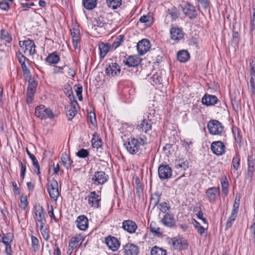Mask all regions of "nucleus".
<instances>
[{
    "instance_id": "nucleus-1",
    "label": "nucleus",
    "mask_w": 255,
    "mask_h": 255,
    "mask_svg": "<svg viewBox=\"0 0 255 255\" xmlns=\"http://www.w3.org/2000/svg\"><path fill=\"white\" fill-rule=\"evenodd\" d=\"M34 212L35 214L34 220L36 223L37 227L44 226L46 223V214L43 208L40 205H35L34 207Z\"/></svg>"
},
{
    "instance_id": "nucleus-2",
    "label": "nucleus",
    "mask_w": 255,
    "mask_h": 255,
    "mask_svg": "<svg viewBox=\"0 0 255 255\" xmlns=\"http://www.w3.org/2000/svg\"><path fill=\"white\" fill-rule=\"evenodd\" d=\"M35 114L36 117L41 119H46L48 118L52 119L54 116L52 111L50 109L47 108L42 105L36 107Z\"/></svg>"
},
{
    "instance_id": "nucleus-3",
    "label": "nucleus",
    "mask_w": 255,
    "mask_h": 255,
    "mask_svg": "<svg viewBox=\"0 0 255 255\" xmlns=\"http://www.w3.org/2000/svg\"><path fill=\"white\" fill-rule=\"evenodd\" d=\"M108 175L103 171H98L94 173L91 177V183L95 186L103 185L108 179Z\"/></svg>"
},
{
    "instance_id": "nucleus-4",
    "label": "nucleus",
    "mask_w": 255,
    "mask_h": 255,
    "mask_svg": "<svg viewBox=\"0 0 255 255\" xmlns=\"http://www.w3.org/2000/svg\"><path fill=\"white\" fill-rule=\"evenodd\" d=\"M207 128L209 133L213 135L221 134L224 130L223 125L217 120L210 121L207 125Z\"/></svg>"
},
{
    "instance_id": "nucleus-5",
    "label": "nucleus",
    "mask_w": 255,
    "mask_h": 255,
    "mask_svg": "<svg viewBox=\"0 0 255 255\" xmlns=\"http://www.w3.org/2000/svg\"><path fill=\"white\" fill-rule=\"evenodd\" d=\"M19 45L23 50L25 54L32 55L35 53V45L32 40H26L23 41H19Z\"/></svg>"
},
{
    "instance_id": "nucleus-6",
    "label": "nucleus",
    "mask_w": 255,
    "mask_h": 255,
    "mask_svg": "<svg viewBox=\"0 0 255 255\" xmlns=\"http://www.w3.org/2000/svg\"><path fill=\"white\" fill-rule=\"evenodd\" d=\"M124 145L127 151L132 154H135L139 150L138 140L135 138H128Z\"/></svg>"
},
{
    "instance_id": "nucleus-7",
    "label": "nucleus",
    "mask_w": 255,
    "mask_h": 255,
    "mask_svg": "<svg viewBox=\"0 0 255 255\" xmlns=\"http://www.w3.org/2000/svg\"><path fill=\"white\" fill-rule=\"evenodd\" d=\"M47 190L51 198L56 201L60 194L58 182L56 180L52 179L50 181L47 187Z\"/></svg>"
},
{
    "instance_id": "nucleus-8",
    "label": "nucleus",
    "mask_w": 255,
    "mask_h": 255,
    "mask_svg": "<svg viewBox=\"0 0 255 255\" xmlns=\"http://www.w3.org/2000/svg\"><path fill=\"white\" fill-rule=\"evenodd\" d=\"M255 172V149L251 151L248 157L247 176L251 179Z\"/></svg>"
},
{
    "instance_id": "nucleus-9",
    "label": "nucleus",
    "mask_w": 255,
    "mask_h": 255,
    "mask_svg": "<svg viewBox=\"0 0 255 255\" xmlns=\"http://www.w3.org/2000/svg\"><path fill=\"white\" fill-rule=\"evenodd\" d=\"M181 7L183 13L190 19H193L197 17L198 11L195 7L187 3L183 6L180 5Z\"/></svg>"
},
{
    "instance_id": "nucleus-10",
    "label": "nucleus",
    "mask_w": 255,
    "mask_h": 255,
    "mask_svg": "<svg viewBox=\"0 0 255 255\" xmlns=\"http://www.w3.org/2000/svg\"><path fill=\"white\" fill-rule=\"evenodd\" d=\"M37 85V83L33 79L30 78L29 80V84L27 90L26 97V102L28 104L31 103L33 101Z\"/></svg>"
},
{
    "instance_id": "nucleus-11",
    "label": "nucleus",
    "mask_w": 255,
    "mask_h": 255,
    "mask_svg": "<svg viewBox=\"0 0 255 255\" xmlns=\"http://www.w3.org/2000/svg\"><path fill=\"white\" fill-rule=\"evenodd\" d=\"M158 173L160 179H166L172 176L171 168L167 164L160 165L158 167Z\"/></svg>"
},
{
    "instance_id": "nucleus-12",
    "label": "nucleus",
    "mask_w": 255,
    "mask_h": 255,
    "mask_svg": "<svg viewBox=\"0 0 255 255\" xmlns=\"http://www.w3.org/2000/svg\"><path fill=\"white\" fill-rule=\"evenodd\" d=\"M151 121L149 119H143L137 125L136 129L140 132H144L145 133H150L152 130Z\"/></svg>"
},
{
    "instance_id": "nucleus-13",
    "label": "nucleus",
    "mask_w": 255,
    "mask_h": 255,
    "mask_svg": "<svg viewBox=\"0 0 255 255\" xmlns=\"http://www.w3.org/2000/svg\"><path fill=\"white\" fill-rule=\"evenodd\" d=\"M121 69L120 66L115 62L109 63L106 69V73L109 76H116L120 74Z\"/></svg>"
},
{
    "instance_id": "nucleus-14",
    "label": "nucleus",
    "mask_w": 255,
    "mask_h": 255,
    "mask_svg": "<svg viewBox=\"0 0 255 255\" xmlns=\"http://www.w3.org/2000/svg\"><path fill=\"white\" fill-rule=\"evenodd\" d=\"M88 203L92 207L98 208L100 207L101 200L100 195L97 194L96 191H92L88 196Z\"/></svg>"
},
{
    "instance_id": "nucleus-15",
    "label": "nucleus",
    "mask_w": 255,
    "mask_h": 255,
    "mask_svg": "<svg viewBox=\"0 0 255 255\" xmlns=\"http://www.w3.org/2000/svg\"><path fill=\"white\" fill-rule=\"evenodd\" d=\"M136 47L138 54L143 55L150 49V42L147 39H142L137 43Z\"/></svg>"
},
{
    "instance_id": "nucleus-16",
    "label": "nucleus",
    "mask_w": 255,
    "mask_h": 255,
    "mask_svg": "<svg viewBox=\"0 0 255 255\" xmlns=\"http://www.w3.org/2000/svg\"><path fill=\"white\" fill-rule=\"evenodd\" d=\"M211 148L213 152L217 155H222L225 151V146L223 143L220 141H216L212 142Z\"/></svg>"
},
{
    "instance_id": "nucleus-17",
    "label": "nucleus",
    "mask_w": 255,
    "mask_h": 255,
    "mask_svg": "<svg viewBox=\"0 0 255 255\" xmlns=\"http://www.w3.org/2000/svg\"><path fill=\"white\" fill-rule=\"evenodd\" d=\"M250 84L251 92L253 95L255 94V60L250 63Z\"/></svg>"
},
{
    "instance_id": "nucleus-18",
    "label": "nucleus",
    "mask_w": 255,
    "mask_h": 255,
    "mask_svg": "<svg viewBox=\"0 0 255 255\" xmlns=\"http://www.w3.org/2000/svg\"><path fill=\"white\" fill-rule=\"evenodd\" d=\"M76 106H78V103L74 101L71 102L70 105L65 107L66 115L69 120H72L77 114Z\"/></svg>"
},
{
    "instance_id": "nucleus-19",
    "label": "nucleus",
    "mask_w": 255,
    "mask_h": 255,
    "mask_svg": "<svg viewBox=\"0 0 255 255\" xmlns=\"http://www.w3.org/2000/svg\"><path fill=\"white\" fill-rule=\"evenodd\" d=\"M105 242L109 248L113 251H117L120 245L118 239L113 237H107L106 239Z\"/></svg>"
},
{
    "instance_id": "nucleus-20",
    "label": "nucleus",
    "mask_w": 255,
    "mask_h": 255,
    "mask_svg": "<svg viewBox=\"0 0 255 255\" xmlns=\"http://www.w3.org/2000/svg\"><path fill=\"white\" fill-rule=\"evenodd\" d=\"M85 238V237L81 234L71 238L69 243V248L73 251L78 246L79 242H81V244L82 243Z\"/></svg>"
},
{
    "instance_id": "nucleus-21",
    "label": "nucleus",
    "mask_w": 255,
    "mask_h": 255,
    "mask_svg": "<svg viewBox=\"0 0 255 255\" xmlns=\"http://www.w3.org/2000/svg\"><path fill=\"white\" fill-rule=\"evenodd\" d=\"M123 228L130 234L133 233L137 228L136 223L131 220H126L123 222Z\"/></svg>"
},
{
    "instance_id": "nucleus-22",
    "label": "nucleus",
    "mask_w": 255,
    "mask_h": 255,
    "mask_svg": "<svg viewBox=\"0 0 255 255\" xmlns=\"http://www.w3.org/2000/svg\"><path fill=\"white\" fill-rule=\"evenodd\" d=\"M174 168L176 172H180L187 169L189 166V162L184 159H176L174 162Z\"/></svg>"
},
{
    "instance_id": "nucleus-23",
    "label": "nucleus",
    "mask_w": 255,
    "mask_h": 255,
    "mask_svg": "<svg viewBox=\"0 0 255 255\" xmlns=\"http://www.w3.org/2000/svg\"><path fill=\"white\" fill-rule=\"evenodd\" d=\"M76 224L80 230L85 231L88 227V220L85 216H79L77 218Z\"/></svg>"
},
{
    "instance_id": "nucleus-24",
    "label": "nucleus",
    "mask_w": 255,
    "mask_h": 255,
    "mask_svg": "<svg viewBox=\"0 0 255 255\" xmlns=\"http://www.w3.org/2000/svg\"><path fill=\"white\" fill-rule=\"evenodd\" d=\"M140 59L137 56H129L125 60L124 63L128 67H136L140 63Z\"/></svg>"
},
{
    "instance_id": "nucleus-25",
    "label": "nucleus",
    "mask_w": 255,
    "mask_h": 255,
    "mask_svg": "<svg viewBox=\"0 0 255 255\" xmlns=\"http://www.w3.org/2000/svg\"><path fill=\"white\" fill-rule=\"evenodd\" d=\"M124 250L126 255H137L139 252L137 246L132 244H127Z\"/></svg>"
},
{
    "instance_id": "nucleus-26",
    "label": "nucleus",
    "mask_w": 255,
    "mask_h": 255,
    "mask_svg": "<svg viewBox=\"0 0 255 255\" xmlns=\"http://www.w3.org/2000/svg\"><path fill=\"white\" fill-rule=\"evenodd\" d=\"M206 193L209 201L210 202H213L216 200L217 196L219 194V188H210Z\"/></svg>"
},
{
    "instance_id": "nucleus-27",
    "label": "nucleus",
    "mask_w": 255,
    "mask_h": 255,
    "mask_svg": "<svg viewBox=\"0 0 255 255\" xmlns=\"http://www.w3.org/2000/svg\"><path fill=\"white\" fill-rule=\"evenodd\" d=\"M218 100L214 95H205L202 98V103L207 106L214 105Z\"/></svg>"
},
{
    "instance_id": "nucleus-28",
    "label": "nucleus",
    "mask_w": 255,
    "mask_h": 255,
    "mask_svg": "<svg viewBox=\"0 0 255 255\" xmlns=\"http://www.w3.org/2000/svg\"><path fill=\"white\" fill-rule=\"evenodd\" d=\"M172 245L176 250H181L187 246L186 242L182 239L173 238L172 239Z\"/></svg>"
},
{
    "instance_id": "nucleus-29",
    "label": "nucleus",
    "mask_w": 255,
    "mask_h": 255,
    "mask_svg": "<svg viewBox=\"0 0 255 255\" xmlns=\"http://www.w3.org/2000/svg\"><path fill=\"white\" fill-rule=\"evenodd\" d=\"M187 185V181L182 177H180L176 179L173 183V186L177 190L184 189Z\"/></svg>"
},
{
    "instance_id": "nucleus-30",
    "label": "nucleus",
    "mask_w": 255,
    "mask_h": 255,
    "mask_svg": "<svg viewBox=\"0 0 255 255\" xmlns=\"http://www.w3.org/2000/svg\"><path fill=\"white\" fill-rule=\"evenodd\" d=\"M162 224L167 227H172L174 225V218L171 214H166L162 219Z\"/></svg>"
},
{
    "instance_id": "nucleus-31",
    "label": "nucleus",
    "mask_w": 255,
    "mask_h": 255,
    "mask_svg": "<svg viewBox=\"0 0 255 255\" xmlns=\"http://www.w3.org/2000/svg\"><path fill=\"white\" fill-rule=\"evenodd\" d=\"M177 58L180 62H185L189 60L190 54L187 50H182L177 53Z\"/></svg>"
},
{
    "instance_id": "nucleus-32",
    "label": "nucleus",
    "mask_w": 255,
    "mask_h": 255,
    "mask_svg": "<svg viewBox=\"0 0 255 255\" xmlns=\"http://www.w3.org/2000/svg\"><path fill=\"white\" fill-rule=\"evenodd\" d=\"M110 45L109 44H105L100 42L99 44V48L100 51V56L104 58L109 51Z\"/></svg>"
},
{
    "instance_id": "nucleus-33",
    "label": "nucleus",
    "mask_w": 255,
    "mask_h": 255,
    "mask_svg": "<svg viewBox=\"0 0 255 255\" xmlns=\"http://www.w3.org/2000/svg\"><path fill=\"white\" fill-rule=\"evenodd\" d=\"M83 5L88 10H92L96 7L97 0H83Z\"/></svg>"
},
{
    "instance_id": "nucleus-34",
    "label": "nucleus",
    "mask_w": 255,
    "mask_h": 255,
    "mask_svg": "<svg viewBox=\"0 0 255 255\" xmlns=\"http://www.w3.org/2000/svg\"><path fill=\"white\" fill-rule=\"evenodd\" d=\"M61 160L63 165L67 168H71L72 165V161L67 154H62L61 156Z\"/></svg>"
},
{
    "instance_id": "nucleus-35",
    "label": "nucleus",
    "mask_w": 255,
    "mask_h": 255,
    "mask_svg": "<svg viewBox=\"0 0 255 255\" xmlns=\"http://www.w3.org/2000/svg\"><path fill=\"white\" fill-rule=\"evenodd\" d=\"M59 60V56L55 53L49 54L46 58V61L50 64H57Z\"/></svg>"
},
{
    "instance_id": "nucleus-36",
    "label": "nucleus",
    "mask_w": 255,
    "mask_h": 255,
    "mask_svg": "<svg viewBox=\"0 0 255 255\" xmlns=\"http://www.w3.org/2000/svg\"><path fill=\"white\" fill-rule=\"evenodd\" d=\"M152 15L151 14L149 13L147 15H143L141 16L140 18H139L138 22L145 23V25L148 26L150 25L152 23Z\"/></svg>"
},
{
    "instance_id": "nucleus-37",
    "label": "nucleus",
    "mask_w": 255,
    "mask_h": 255,
    "mask_svg": "<svg viewBox=\"0 0 255 255\" xmlns=\"http://www.w3.org/2000/svg\"><path fill=\"white\" fill-rule=\"evenodd\" d=\"M237 213L232 211L231 215L229 217L226 224V230L230 229L233 225V223L237 217Z\"/></svg>"
},
{
    "instance_id": "nucleus-38",
    "label": "nucleus",
    "mask_w": 255,
    "mask_h": 255,
    "mask_svg": "<svg viewBox=\"0 0 255 255\" xmlns=\"http://www.w3.org/2000/svg\"><path fill=\"white\" fill-rule=\"evenodd\" d=\"M240 156L239 153H237L234 156L232 162V167H233L234 171H237L240 167Z\"/></svg>"
},
{
    "instance_id": "nucleus-39",
    "label": "nucleus",
    "mask_w": 255,
    "mask_h": 255,
    "mask_svg": "<svg viewBox=\"0 0 255 255\" xmlns=\"http://www.w3.org/2000/svg\"><path fill=\"white\" fill-rule=\"evenodd\" d=\"M13 239V234L11 233H7L2 235L1 241L4 245L9 244L12 242Z\"/></svg>"
},
{
    "instance_id": "nucleus-40",
    "label": "nucleus",
    "mask_w": 255,
    "mask_h": 255,
    "mask_svg": "<svg viewBox=\"0 0 255 255\" xmlns=\"http://www.w3.org/2000/svg\"><path fill=\"white\" fill-rule=\"evenodd\" d=\"M106 3L110 7L116 9L122 4V0H107Z\"/></svg>"
},
{
    "instance_id": "nucleus-41",
    "label": "nucleus",
    "mask_w": 255,
    "mask_h": 255,
    "mask_svg": "<svg viewBox=\"0 0 255 255\" xmlns=\"http://www.w3.org/2000/svg\"><path fill=\"white\" fill-rule=\"evenodd\" d=\"M151 255H167V253L166 250L154 246L151 250Z\"/></svg>"
},
{
    "instance_id": "nucleus-42",
    "label": "nucleus",
    "mask_w": 255,
    "mask_h": 255,
    "mask_svg": "<svg viewBox=\"0 0 255 255\" xmlns=\"http://www.w3.org/2000/svg\"><path fill=\"white\" fill-rule=\"evenodd\" d=\"M91 141L92 146L94 148H99L102 146V140L99 138L98 135L96 134H93V137Z\"/></svg>"
},
{
    "instance_id": "nucleus-43",
    "label": "nucleus",
    "mask_w": 255,
    "mask_h": 255,
    "mask_svg": "<svg viewBox=\"0 0 255 255\" xmlns=\"http://www.w3.org/2000/svg\"><path fill=\"white\" fill-rule=\"evenodd\" d=\"M72 42L74 47L76 49L78 47V44L80 39V33H71Z\"/></svg>"
},
{
    "instance_id": "nucleus-44",
    "label": "nucleus",
    "mask_w": 255,
    "mask_h": 255,
    "mask_svg": "<svg viewBox=\"0 0 255 255\" xmlns=\"http://www.w3.org/2000/svg\"><path fill=\"white\" fill-rule=\"evenodd\" d=\"M194 222L193 223V225L194 227L197 229L198 233L200 235L202 236L205 233V231L207 230V228H205L201 226L200 224L196 220H194Z\"/></svg>"
},
{
    "instance_id": "nucleus-45",
    "label": "nucleus",
    "mask_w": 255,
    "mask_h": 255,
    "mask_svg": "<svg viewBox=\"0 0 255 255\" xmlns=\"http://www.w3.org/2000/svg\"><path fill=\"white\" fill-rule=\"evenodd\" d=\"M150 228L151 232L155 235H161L162 232L159 227L155 226V223L152 222L150 224Z\"/></svg>"
},
{
    "instance_id": "nucleus-46",
    "label": "nucleus",
    "mask_w": 255,
    "mask_h": 255,
    "mask_svg": "<svg viewBox=\"0 0 255 255\" xmlns=\"http://www.w3.org/2000/svg\"><path fill=\"white\" fill-rule=\"evenodd\" d=\"M29 158L32 160L33 166H34L35 169L36 170V171H35V172H36V173L37 175H39L40 173V166H39V165L38 164L37 159L36 158V157H35V156L33 154L31 155L29 157Z\"/></svg>"
},
{
    "instance_id": "nucleus-47",
    "label": "nucleus",
    "mask_w": 255,
    "mask_h": 255,
    "mask_svg": "<svg viewBox=\"0 0 255 255\" xmlns=\"http://www.w3.org/2000/svg\"><path fill=\"white\" fill-rule=\"evenodd\" d=\"M171 38L175 41H179L184 38V33H170Z\"/></svg>"
},
{
    "instance_id": "nucleus-48",
    "label": "nucleus",
    "mask_w": 255,
    "mask_h": 255,
    "mask_svg": "<svg viewBox=\"0 0 255 255\" xmlns=\"http://www.w3.org/2000/svg\"><path fill=\"white\" fill-rule=\"evenodd\" d=\"M31 246L34 251H36L39 249V241L38 239L35 236H31Z\"/></svg>"
},
{
    "instance_id": "nucleus-49",
    "label": "nucleus",
    "mask_w": 255,
    "mask_h": 255,
    "mask_svg": "<svg viewBox=\"0 0 255 255\" xmlns=\"http://www.w3.org/2000/svg\"><path fill=\"white\" fill-rule=\"evenodd\" d=\"M169 14L170 15L171 18L173 19H176L180 15V12L175 7H173L170 9H169Z\"/></svg>"
},
{
    "instance_id": "nucleus-50",
    "label": "nucleus",
    "mask_w": 255,
    "mask_h": 255,
    "mask_svg": "<svg viewBox=\"0 0 255 255\" xmlns=\"http://www.w3.org/2000/svg\"><path fill=\"white\" fill-rule=\"evenodd\" d=\"M39 229L41 231V233L43 239L45 241H48L50 238V235L49 234V232L47 229L44 226H42L41 228L40 226L39 227Z\"/></svg>"
},
{
    "instance_id": "nucleus-51",
    "label": "nucleus",
    "mask_w": 255,
    "mask_h": 255,
    "mask_svg": "<svg viewBox=\"0 0 255 255\" xmlns=\"http://www.w3.org/2000/svg\"><path fill=\"white\" fill-rule=\"evenodd\" d=\"M252 8L253 10V14L251 20V29L252 31H255V1H253Z\"/></svg>"
},
{
    "instance_id": "nucleus-52",
    "label": "nucleus",
    "mask_w": 255,
    "mask_h": 255,
    "mask_svg": "<svg viewBox=\"0 0 255 255\" xmlns=\"http://www.w3.org/2000/svg\"><path fill=\"white\" fill-rule=\"evenodd\" d=\"M89 152L87 149L84 148L81 149L77 153L76 155L80 158H85L89 156Z\"/></svg>"
},
{
    "instance_id": "nucleus-53",
    "label": "nucleus",
    "mask_w": 255,
    "mask_h": 255,
    "mask_svg": "<svg viewBox=\"0 0 255 255\" xmlns=\"http://www.w3.org/2000/svg\"><path fill=\"white\" fill-rule=\"evenodd\" d=\"M0 39L6 42L9 43L12 40L11 36L9 33H0Z\"/></svg>"
},
{
    "instance_id": "nucleus-54",
    "label": "nucleus",
    "mask_w": 255,
    "mask_h": 255,
    "mask_svg": "<svg viewBox=\"0 0 255 255\" xmlns=\"http://www.w3.org/2000/svg\"><path fill=\"white\" fill-rule=\"evenodd\" d=\"M124 39V36L123 35H120L116 38V40L113 44V46L114 47L115 49L117 48L120 45Z\"/></svg>"
},
{
    "instance_id": "nucleus-55",
    "label": "nucleus",
    "mask_w": 255,
    "mask_h": 255,
    "mask_svg": "<svg viewBox=\"0 0 255 255\" xmlns=\"http://www.w3.org/2000/svg\"><path fill=\"white\" fill-rule=\"evenodd\" d=\"M137 139L138 140V144H139V146L140 145H144L147 143V138L144 135H139Z\"/></svg>"
},
{
    "instance_id": "nucleus-56",
    "label": "nucleus",
    "mask_w": 255,
    "mask_h": 255,
    "mask_svg": "<svg viewBox=\"0 0 255 255\" xmlns=\"http://www.w3.org/2000/svg\"><path fill=\"white\" fill-rule=\"evenodd\" d=\"M240 199H238L237 197L236 198L234 203L233 206V209L232 210V211L233 212H235L238 213L239 212V205H240Z\"/></svg>"
},
{
    "instance_id": "nucleus-57",
    "label": "nucleus",
    "mask_w": 255,
    "mask_h": 255,
    "mask_svg": "<svg viewBox=\"0 0 255 255\" xmlns=\"http://www.w3.org/2000/svg\"><path fill=\"white\" fill-rule=\"evenodd\" d=\"M27 205V196H21L20 198V207L22 209H25Z\"/></svg>"
},
{
    "instance_id": "nucleus-58",
    "label": "nucleus",
    "mask_w": 255,
    "mask_h": 255,
    "mask_svg": "<svg viewBox=\"0 0 255 255\" xmlns=\"http://www.w3.org/2000/svg\"><path fill=\"white\" fill-rule=\"evenodd\" d=\"M75 91L77 94V96L78 98L79 101H82L83 100V97L82 95V86H75Z\"/></svg>"
},
{
    "instance_id": "nucleus-59",
    "label": "nucleus",
    "mask_w": 255,
    "mask_h": 255,
    "mask_svg": "<svg viewBox=\"0 0 255 255\" xmlns=\"http://www.w3.org/2000/svg\"><path fill=\"white\" fill-rule=\"evenodd\" d=\"M159 210L165 213L169 209V206L168 204L166 202L161 203L159 205Z\"/></svg>"
},
{
    "instance_id": "nucleus-60",
    "label": "nucleus",
    "mask_w": 255,
    "mask_h": 255,
    "mask_svg": "<svg viewBox=\"0 0 255 255\" xmlns=\"http://www.w3.org/2000/svg\"><path fill=\"white\" fill-rule=\"evenodd\" d=\"M88 118L89 119L90 123L93 126L96 125L97 121L96 118V115L94 113H90L88 115Z\"/></svg>"
},
{
    "instance_id": "nucleus-61",
    "label": "nucleus",
    "mask_w": 255,
    "mask_h": 255,
    "mask_svg": "<svg viewBox=\"0 0 255 255\" xmlns=\"http://www.w3.org/2000/svg\"><path fill=\"white\" fill-rule=\"evenodd\" d=\"M19 163L20 165V177L24 179L25 173L26 172V165L23 163L21 161H19Z\"/></svg>"
},
{
    "instance_id": "nucleus-62",
    "label": "nucleus",
    "mask_w": 255,
    "mask_h": 255,
    "mask_svg": "<svg viewBox=\"0 0 255 255\" xmlns=\"http://www.w3.org/2000/svg\"><path fill=\"white\" fill-rule=\"evenodd\" d=\"M10 4H9V3L5 1L4 0H2L0 3V8L4 10H8L10 7Z\"/></svg>"
},
{
    "instance_id": "nucleus-63",
    "label": "nucleus",
    "mask_w": 255,
    "mask_h": 255,
    "mask_svg": "<svg viewBox=\"0 0 255 255\" xmlns=\"http://www.w3.org/2000/svg\"><path fill=\"white\" fill-rule=\"evenodd\" d=\"M222 192L225 195L228 192V183L225 181L221 182Z\"/></svg>"
},
{
    "instance_id": "nucleus-64",
    "label": "nucleus",
    "mask_w": 255,
    "mask_h": 255,
    "mask_svg": "<svg viewBox=\"0 0 255 255\" xmlns=\"http://www.w3.org/2000/svg\"><path fill=\"white\" fill-rule=\"evenodd\" d=\"M250 232L252 238L255 241V223H254L250 227Z\"/></svg>"
}]
</instances>
